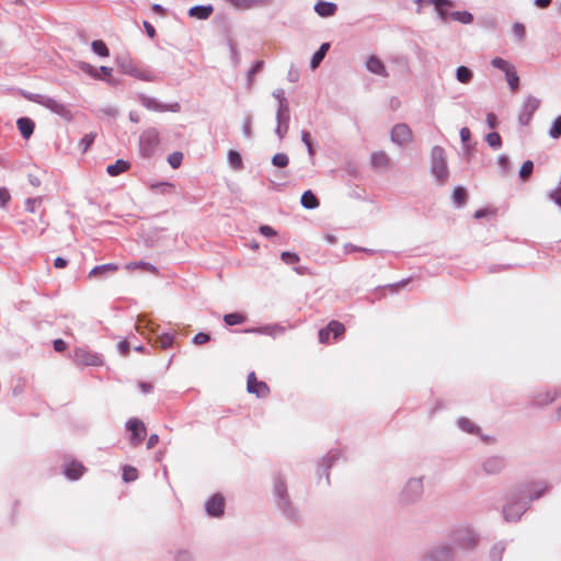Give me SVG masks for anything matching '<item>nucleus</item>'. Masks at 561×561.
<instances>
[{"instance_id":"1","label":"nucleus","mask_w":561,"mask_h":561,"mask_svg":"<svg viewBox=\"0 0 561 561\" xmlns=\"http://www.w3.org/2000/svg\"><path fill=\"white\" fill-rule=\"evenodd\" d=\"M548 489L543 481L519 484L508 496L503 507V517L506 522H517L529 508L530 503L538 500Z\"/></svg>"},{"instance_id":"2","label":"nucleus","mask_w":561,"mask_h":561,"mask_svg":"<svg viewBox=\"0 0 561 561\" xmlns=\"http://www.w3.org/2000/svg\"><path fill=\"white\" fill-rule=\"evenodd\" d=\"M424 494L423 477H413L405 481L398 493V503L401 506H411L421 502Z\"/></svg>"},{"instance_id":"3","label":"nucleus","mask_w":561,"mask_h":561,"mask_svg":"<svg viewBox=\"0 0 561 561\" xmlns=\"http://www.w3.org/2000/svg\"><path fill=\"white\" fill-rule=\"evenodd\" d=\"M274 494L276 496L277 507L283 515L289 520H298V511L293 505L287 492L286 483L280 476H277L274 479Z\"/></svg>"},{"instance_id":"4","label":"nucleus","mask_w":561,"mask_h":561,"mask_svg":"<svg viewBox=\"0 0 561 561\" xmlns=\"http://www.w3.org/2000/svg\"><path fill=\"white\" fill-rule=\"evenodd\" d=\"M431 173L439 185L447 183L449 170L446 161V153L443 147L434 146L431 151Z\"/></svg>"},{"instance_id":"5","label":"nucleus","mask_w":561,"mask_h":561,"mask_svg":"<svg viewBox=\"0 0 561 561\" xmlns=\"http://www.w3.org/2000/svg\"><path fill=\"white\" fill-rule=\"evenodd\" d=\"M449 538L456 548L462 550H473L479 543L478 534L469 526L455 528Z\"/></svg>"},{"instance_id":"6","label":"nucleus","mask_w":561,"mask_h":561,"mask_svg":"<svg viewBox=\"0 0 561 561\" xmlns=\"http://www.w3.org/2000/svg\"><path fill=\"white\" fill-rule=\"evenodd\" d=\"M116 64L123 73L131 76L138 80L147 82H152L157 80V77L150 70L138 68L134 64V61L127 56L117 57Z\"/></svg>"},{"instance_id":"7","label":"nucleus","mask_w":561,"mask_h":561,"mask_svg":"<svg viewBox=\"0 0 561 561\" xmlns=\"http://www.w3.org/2000/svg\"><path fill=\"white\" fill-rule=\"evenodd\" d=\"M160 142L159 131L154 127L145 129L139 136V152L144 158H150Z\"/></svg>"},{"instance_id":"8","label":"nucleus","mask_w":561,"mask_h":561,"mask_svg":"<svg viewBox=\"0 0 561 561\" xmlns=\"http://www.w3.org/2000/svg\"><path fill=\"white\" fill-rule=\"evenodd\" d=\"M137 99L144 107H146L147 110L152 111V112L178 113L181 111V105L178 102L164 104V103L160 102L159 100H157L152 96H149L145 93H138Z\"/></svg>"},{"instance_id":"9","label":"nucleus","mask_w":561,"mask_h":561,"mask_svg":"<svg viewBox=\"0 0 561 561\" xmlns=\"http://www.w3.org/2000/svg\"><path fill=\"white\" fill-rule=\"evenodd\" d=\"M39 105L44 106L45 108L49 110L51 113L56 114L60 118H62L66 122H71L73 119V114L68 104H65L51 96L45 95L43 96L42 102Z\"/></svg>"},{"instance_id":"10","label":"nucleus","mask_w":561,"mask_h":561,"mask_svg":"<svg viewBox=\"0 0 561 561\" xmlns=\"http://www.w3.org/2000/svg\"><path fill=\"white\" fill-rule=\"evenodd\" d=\"M540 106V100L533 96V95H528L523 105H522V108H520V112L518 114V123L520 126H527L535 112L539 108Z\"/></svg>"},{"instance_id":"11","label":"nucleus","mask_w":561,"mask_h":561,"mask_svg":"<svg viewBox=\"0 0 561 561\" xmlns=\"http://www.w3.org/2000/svg\"><path fill=\"white\" fill-rule=\"evenodd\" d=\"M73 360L76 364L83 366H100L103 363L102 357L99 354L83 347L75 350Z\"/></svg>"},{"instance_id":"12","label":"nucleus","mask_w":561,"mask_h":561,"mask_svg":"<svg viewBox=\"0 0 561 561\" xmlns=\"http://www.w3.org/2000/svg\"><path fill=\"white\" fill-rule=\"evenodd\" d=\"M390 139L400 147L408 145L412 139L410 127L403 123L396 124L391 129Z\"/></svg>"},{"instance_id":"13","label":"nucleus","mask_w":561,"mask_h":561,"mask_svg":"<svg viewBox=\"0 0 561 561\" xmlns=\"http://www.w3.org/2000/svg\"><path fill=\"white\" fill-rule=\"evenodd\" d=\"M505 467L506 461L502 456H489L481 463L483 472L488 476L499 474Z\"/></svg>"},{"instance_id":"14","label":"nucleus","mask_w":561,"mask_h":561,"mask_svg":"<svg viewBox=\"0 0 561 561\" xmlns=\"http://www.w3.org/2000/svg\"><path fill=\"white\" fill-rule=\"evenodd\" d=\"M126 428L130 432V442L133 445H139L146 436V426L138 419H129Z\"/></svg>"},{"instance_id":"15","label":"nucleus","mask_w":561,"mask_h":561,"mask_svg":"<svg viewBox=\"0 0 561 561\" xmlns=\"http://www.w3.org/2000/svg\"><path fill=\"white\" fill-rule=\"evenodd\" d=\"M453 558V548L445 543L433 547L426 554L427 561H451Z\"/></svg>"},{"instance_id":"16","label":"nucleus","mask_w":561,"mask_h":561,"mask_svg":"<svg viewBox=\"0 0 561 561\" xmlns=\"http://www.w3.org/2000/svg\"><path fill=\"white\" fill-rule=\"evenodd\" d=\"M247 389L257 398H265L270 393L268 386L264 381L257 380L253 371L248 375Z\"/></svg>"},{"instance_id":"17","label":"nucleus","mask_w":561,"mask_h":561,"mask_svg":"<svg viewBox=\"0 0 561 561\" xmlns=\"http://www.w3.org/2000/svg\"><path fill=\"white\" fill-rule=\"evenodd\" d=\"M206 513L211 517H221L225 510V500L221 495L215 494L205 503Z\"/></svg>"},{"instance_id":"18","label":"nucleus","mask_w":561,"mask_h":561,"mask_svg":"<svg viewBox=\"0 0 561 561\" xmlns=\"http://www.w3.org/2000/svg\"><path fill=\"white\" fill-rule=\"evenodd\" d=\"M342 454L339 450L329 451L328 455L322 458L321 463L319 466V478L321 479L322 476H324L327 482L329 483V470L336 461L340 460Z\"/></svg>"},{"instance_id":"19","label":"nucleus","mask_w":561,"mask_h":561,"mask_svg":"<svg viewBox=\"0 0 561 561\" xmlns=\"http://www.w3.org/2000/svg\"><path fill=\"white\" fill-rule=\"evenodd\" d=\"M366 69L369 72L383 78H387L389 76V72L387 71V68L382 60L375 55L369 56L368 59L366 60Z\"/></svg>"},{"instance_id":"20","label":"nucleus","mask_w":561,"mask_h":561,"mask_svg":"<svg viewBox=\"0 0 561 561\" xmlns=\"http://www.w3.org/2000/svg\"><path fill=\"white\" fill-rule=\"evenodd\" d=\"M427 3L434 5L440 22L446 23L447 20L450 18V13L447 11V9L454 7V1L453 0H427Z\"/></svg>"},{"instance_id":"21","label":"nucleus","mask_w":561,"mask_h":561,"mask_svg":"<svg viewBox=\"0 0 561 561\" xmlns=\"http://www.w3.org/2000/svg\"><path fill=\"white\" fill-rule=\"evenodd\" d=\"M337 5L334 2L318 1L314 4V11L319 16L329 18L335 14Z\"/></svg>"},{"instance_id":"22","label":"nucleus","mask_w":561,"mask_h":561,"mask_svg":"<svg viewBox=\"0 0 561 561\" xmlns=\"http://www.w3.org/2000/svg\"><path fill=\"white\" fill-rule=\"evenodd\" d=\"M16 126L24 139H28L33 135L35 128L34 122L28 117H20L16 121Z\"/></svg>"},{"instance_id":"23","label":"nucleus","mask_w":561,"mask_h":561,"mask_svg":"<svg viewBox=\"0 0 561 561\" xmlns=\"http://www.w3.org/2000/svg\"><path fill=\"white\" fill-rule=\"evenodd\" d=\"M214 12V8L211 4H207V5H194L192 8H190L188 10V15L191 18H196L198 20H207L211 13Z\"/></svg>"},{"instance_id":"24","label":"nucleus","mask_w":561,"mask_h":561,"mask_svg":"<svg viewBox=\"0 0 561 561\" xmlns=\"http://www.w3.org/2000/svg\"><path fill=\"white\" fill-rule=\"evenodd\" d=\"M245 332H253V333L277 336L285 332V328L279 324H270V325H265V327H261V328L249 329V330H245Z\"/></svg>"},{"instance_id":"25","label":"nucleus","mask_w":561,"mask_h":561,"mask_svg":"<svg viewBox=\"0 0 561 561\" xmlns=\"http://www.w3.org/2000/svg\"><path fill=\"white\" fill-rule=\"evenodd\" d=\"M558 397L556 390H547L543 393H538L534 397L533 403L536 407H543L553 402Z\"/></svg>"},{"instance_id":"26","label":"nucleus","mask_w":561,"mask_h":561,"mask_svg":"<svg viewBox=\"0 0 561 561\" xmlns=\"http://www.w3.org/2000/svg\"><path fill=\"white\" fill-rule=\"evenodd\" d=\"M84 472V467L79 463L72 461L65 466L64 473L70 480H78Z\"/></svg>"},{"instance_id":"27","label":"nucleus","mask_w":561,"mask_h":561,"mask_svg":"<svg viewBox=\"0 0 561 561\" xmlns=\"http://www.w3.org/2000/svg\"><path fill=\"white\" fill-rule=\"evenodd\" d=\"M329 49H330V43H323L318 48V50L312 55V58L310 61V68L312 70L317 69L320 66V64L324 59Z\"/></svg>"},{"instance_id":"28","label":"nucleus","mask_w":561,"mask_h":561,"mask_svg":"<svg viewBox=\"0 0 561 561\" xmlns=\"http://www.w3.org/2000/svg\"><path fill=\"white\" fill-rule=\"evenodd\" d=\"M300 203L306 209H316L320 205L318 197L310 190L302 193Z\"/></svg>"},{"instance_id":"29","label":"nucleus","mask_w":561,"mask_h":561,"mask_svg":"<svg viewBox=\"0 0 561 561\" xmlns=\"http://www.w3.org/2000/svg\"><path fill=\"white\" fill-rule=\"evenodd\" d=\"M130 167V163L126 160L118 159L115 163L108 164L106 168V172L111 176H117L123 172L127 171Z\"/></svg>"},{"instance_id":"30","label":"nucleus","mask_w":561,"mask_h":561,"mask_svg":"<svg viewBox=\"0 0 561 561\" xmlns=\"http://www.w3.org/2000/svg\"><path fill=\"white\" fill-rule=\"evenodd\" d=\"M371 165L376 169L382 168L386 169L389 167L390 159L385 151H376L371 154L370 158Z\"/></svg>"},{"instance_id":"31","label":"nucleus","mask_w":561,"mask_h":561,"mask_svg":"<svg viewBox=\"0 0 561 561\" xmlns=\"http://www.w3.org/2000/svg\"><path fill=\"white\" fill-rule=\"evenodd\" d=\"M457 425L461 431L468 434L480 435V427L467 417H459Z\"/></svg>"},{"instance_id":"32","label":"nucleus","mask_w":561,"mask_h":561,"mask_svg":"<svg viewBox=\"0 0 561 561\" xmlns=\"http://www.w3.org/2000/svg\"><path fill=\"white\" fill-rule=\"evenodd\" d=\"M290 110L289 105L279 104L276 111V123L282 125H289Z\"/></svg>"},{"instance_id":"33","label":"nucleus","mask_w":561,"mask_h":561,"mask_svg":"<svg viewBox=\"0 0 561 561\" xmlns=\"http://www.w3.org/2000/svg\"><path fill=\"white\" fill-rule=\"evenodd\" d=\"M473 78V72L470 68L466 66H459L456 69V79L463 84H468L471 82Z\"/></svg>"},{"instance_id":"34","label":"nucleus","mask_w":561,"mask_h":561,"mask_svg":"<svg viewBox=\"0 0 561 561\" xmlns=\"http://www.w3.org/2000/svg\"><path fill=\"white\" fill-rule=\"evenodd\" d=\"M116 270H117V265L112 264V263H107V264H103V265H98V266H94L90 271L89 276L90 277L103 276L106 273L115 272Z\"/></svg>"},{"instance_id":"35","label":"nucleus","mask_w":561,"mask_h":561,"mask_svg":"<svg viewBox=\"0 0 561 561\" xmlns=\"http://www.w3.org/2000/svg\"><path fill=\"white\" fill-rule=\"evenodd\" d=\"M467 199V191L462 186L455 187L453 192V202L456 206L461 207L465 205Z\"/></svg>"},{"instance_id":"36","label":"nucleus","mask_w":561,"mask_h":561,"mask_svg":"<svg viewBox=\"0 0 561 561\" xmlns=\"http://www.w3.org/2000/svg\"><path fill=\"white\" fill-rule=\"evenodd\" d=\"M505 543L503 541H499L492 546L490 549V559L492 561H501L503 553L505 551Z\"/></svg>"},{"instance_id":"37","label":"nucleus","mask_w":561,"mask_h":561,"mask_svg":"<svg viewBox=\"0 0 561 561\" xmlns=\"http://www.w3.org/2000/svg\"><path fill=\"white\" fill-rule=\"evenodd\" d=\"M91 49L94 54L100 57H107L110 55V50L106 44L101 39H95L91 43Z\"/></svg>"},{"instance_id":"38","label":"nucleus","mask_w":561,"mask_h":561,"mask_svg":"<svg viewBox=\"0 0 561 561\" xmlns=\"http://www.w3.org/2000/svg\"><path fill=\"white\" fill-rule=\"evenodd\" d=\"M450 19L462 24H470L473 21V15L468 11H454L450 13Z\"/></svg>"},{"instance_id":"39","label":"nucleus","mask_w":561,"mask_h":561,"mask_svg":"<svg viewBox=\"0 0 561 561\" xmlns=\"http://www.w3.org/2000/svg\"><path fill=\"white\" fill-rule=\"evenodd\" d=\"M301 141L307 148L310 161L313 162L316 150L311 141L310 133L308 130H301Z\"/></svg>"},{"instance_id":"40","label":"nucleus","mask_w":561,"mask_h":561,"mask_svg":"<svg viewBox=\"0 0 561 561\" xmlns=\"http://www.w3.org/2000/svg\"><path fill=\"white\" fill-rule=\"evenodd\" d=\"M247 320L245 316L239 312H231L224 316V321L227 325L241 324Z\"/></svg>"},{"instance_id":"41","label":"nucleus","mask_w":561,"mask_h":561,"mask_svg":"<svg viewBox=\"0 0 561 561\" xmlns=\"http://www.w3.org/2000/svg\"><path fill=\"white\" fill-rule=\"evenodd\" d=\"M505 78L512 91H516L519 88V77L516 72L515 67L512 68L510 71H506Z\"/></svg>"},{"instance_id":"42","label":"nucleus","mask_w":561,"mask_h":561,"mask_svg":"<svg viewBox=\"0 0 561 561\" xmlns=\"http://www.w3.org/2000/svg\"><path fill=\"white\" fill-rule=\"evenodd\" d=\"M229 164L234 170H240L243 167L241 154L236 150H229L227 154Z\"/></svg>"},{"instance_id":"43","label":"nucleus","mask_w":561,"mask_h":561,"mask_svg":"<svg viewBox=\"0 0 561 561\" xmlns=\"http://www.w3.org/2000/svg\"><path fill=\"white\" fill-rule=\"evenodd\" d=\"M327 330H329V334H333V337L334 339H337L340 337L344 331H345V327L344 324H342L341 322L339 321H331L327 327H325Z\"/></svg>"},{"instance_id":"44","label":"nucleus","mask_w":561,"mask_h":561,"mask_svg":"<svg viewBox=\"0 0 561 561\" xmlns=\"http://www.w3.org/2000/svg\"><path fill=\"white\" fill-rule=\"evenodd\" d=\"M491 65L503 71L504 73H506V71H510L512 68H514V66L512 64H510L507 60L501 58V57H494L492 60H491Z\"/></svg>"},{"instance_id":"45","label":"nucleus","mask_w":561,"mask_h":561,"mask_svg":"<svg viewBox=\"0 0 561 561\" xmlns=\"http://www.w3.org/2000/svg\"><path fill=\"white\" fill-rule=\"evenodd\" d=\"M485 141L493 149H500L502 146V138L499 133L492 131L485 136Z\"/></svg>"},{"instance_id":"46","label":"nucleus","mask_w":561,"mask_h":561,"mask_svg":"<svg viewBox=\"0 0 561 561\" xmlns=\"http://www.w3.org/2000/svg\"><path fill=\"white\" fill-rule=\"evenodd\" d=\"M289 163V158L286 153L278 152L273 156L272 164L276 168H286Z\"/></svg>"},{"instance_id":"47","label":"nucleus","mask_w":561,"mask_h":561,"mask_svg":"<svg viewBox=\"0 0 561 561\" xmlns=\"http://www.w3.org/2000/svg\"><path fill=\"white\" fill-rule=\"evenodd\" d=\"M549 136L552 139H559L561 137V115L554 118L549 129Z\"/></svg>"},{"instance_id":"48","label":"nucleus","mask_w":561,"mask_h":561,"mask_svg":"<svg viewBox=\"0 0 561 561\" xmlns=\"http://www.w3.org/2000/svg\"><path fill=\"white\" fill-rule=\"evenodd\" d=\"M95 137V133H89L80 139L79 147L82 150V152H85L90 148V146L94 142Z\"/></svg>"},{"instance_id":"49","label":"nucleus","mask_w":561,"mask_h":561,"mask_svg":"<svg viewBox=\"0 0 561 561\" xmlns=\"http://www.w3.org/2000/svg\"><path fill=\"white\" fill-rule=\"evenodd\" d=\"M127 268H144L145 271L150 272L152 274L158 273V270L154 265L144 261L130 263L127 265Z\"/></svg>"},{"instance_id":"50","label":"nucleus","mask_w":561,"mask_h":561,"mask_svg":"<svg viewBox=\"0 0 561 561\" xmlns=\"http://www.w3.org/2000/svg\"><path fill=\"white\" fill-rule=\"evenodd\" d=\"M174 336L170 333H162L158 336L157 344L165 350L172 346Z\"/></svg>"},{"instance_id":"51","label":"nucleus","mask_w":561,"mask_h":561,"mask_svg":"<svg viewBox=\"0 0 561 561\" xmlns=\"http://www.w3.org/2000/svg\"><path fill=\"white\" fill-rule=\"evenodd\" d=\"M138 478V471L131 466H124L123 468V480L125 482L135 481Z\"/></svg>"},{"instance_id":"52","label":"nucleus","mask_w":561,"mask_h":561,"mask_svg":"<svg viewBox=\"0 0 561 561\" xmlns=\"http://www.w3.org/2000/svg\"><path fill=\"white\" fill-rule=\"evenodd\" d=\"M534 171V163L531 160H527L525 161L522 167H520V170H519V176L522 180H526L528 179L531 173Z\"/></svg>"},{"instance_id":"53","label":"nucleus","mask_w":561,"mask_h":561,"mask_svg":"<svg viewBox=\"0 0 561 561\" xmlns=\"http://www.w3.org/2000/svg\"><path fill=\"white\" fill-rule=\"evenodd\" d=\"M280 259L282 261L287 264V265H291V264H296L299 262L300 257L297 253L295 252H289V251H285L280 254Z\"/></svg>"},{"instance_id":"54","label":"nucleus","mask_w":561,"mask_h":561,"mask_svg":"<svg viewBox=\"0 0 561 561\" xmlns=\"http://www.w3.org/2000/svg\"><path fill=\"white\" fill-rule=\"evenodd\" d=\"M43 197H33L25 201V210L28 213H35L37 207L42 204Z\"/></svg>"},{"instance_id":"55","label":"nucleus","mask_w":561,"mask_h":561,"mask_svg":"<svg viewBox=\"0 0 561 561\" xmlns=\"http://www.w3.org/2000/svg\"><path fill=\"white\" fill-rule=\"evenodd\" d=\"M264 66V61L263 60H257L254 62V65L249 69L248 71V84L251 85L252 82H253V77L255 73H257L259 71L262 70Z\"/></svg>"},{"instance_id":"56","label":"nucleus","mask_w":561,"mask_h":561,"mask_svg":"<svg viewBox=\"0 0 561 561\" xmlns=\"http://www.w3.org/2000/svg\"><path fill=\"white\" fill-rule=\"evenodd\" d=\"M548 197L561 208V181L558 186L548 193Z\"/></svg>"},{"instance_id":"57","label":"nucleus","mask_w":561,"mask_h":561,"mask_svg":"<svg viewBox=\"0 0 561 561\" xmlns=\"http://www.w3.org/2000/svg\"><path fill=\"white\" fill-rule=\"evenodd\" d=\"M174 561H194V557L191 551L181 549L175 552Z\"/></svg>"},{"instance_id":"58","label":"nucleus","mask_w":561,"mask_h":561,"mask_svg":"<svg viewBox=\"0 0 561 561\" xmlns=\"http://www.w3.org/2000/svg\"><path fill=\"white\" fill-rule=\"evenodd\" d=\"M497 164L500 165L503 175L508 173L511 163H510V159L506 154L499 156Z\"/></svg>"},{"instance_id":"59","label":"nucleus","mask_w":561,"mask_h":561,"mask_svg":"<svg viewBox=\"0 0 561 561\" xmlns=\"http://www.w3.org/2000/svg\"><path fill=\"white\" fill-rule=\"evenodd\" d=\"M513 34L518 41H523L526 35L525 26L522 23H514L513 25Z\"/></svg>"},{"instance_id":"60","label":"nucleus","mask_w":561,"mask_h":561,"mask_svg":"<svg viewBox=\"0 0 561 561\" xmlns=\"http://www.w3.org/2000/svg\"><path fill=\"white\" fill-rule=\"evenodd\" d=\"M182 159L183 154L181 152H173L169 156L168 161L173 169H176L180 167Z\"/></svg>"},{"instance_id":"61","label":"nucleus","mask_w":561,"mask_h":561,"mask_svg":"<svg viewBox=\"0 0 561 561\" xmlns=\"http://www.w3.org/2000/svg\"><path fill=\"white\" fill-rule=\"evenodd\" d=\"M22 95H23L26 100H28V101H31V102H33V103H36V104H38V105H39V103L42 102L43 96H44V94L33 93V92H28V91H22Z\"/></svg>"},{"instance_id":"62","label":"nucleus","mask_w":561,"mask_h":561,"mask_svg":"<svg viewBox=\"0 0 561 561\" xmlns=\"http://www.w3.org/2000/svg\"><path fill=\"white\" fill-rule=\"evenodd\" d=\"M11 199V195L5 187H0V207L5 208Z\"/></svg>"},{"instance_id":"63","label":"nucleus","mask_w":561,"mask_h":561,"mask_svg":"<svg viewBox=\"0 0 561 561\" xmlns=\"http://www.w3.org/2000/svg\"><path fill=\"white\" fill-rule=\"evenodd\" d=\"M80 68L82 71L90 75L91 77L96 78V79L100 78L98 70L92 65H90L88 62H82Z\"/></svg>"},{"instance_id":"64","label":"nucleus","mask_w":561,"mask_h":561,"mask_svg":"<svg viewBox=\"0 0 561 561\" xmlns=\"http://www.w3.org/2000/svg\"><path fill=\"white\" fill-rule=\"evenodd\" d=\"M210 340V335L208 333L198 332L193 337V343L196 345H201L207 343Z\"/></svg>"}]
</instances>
